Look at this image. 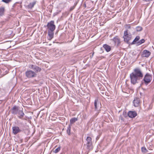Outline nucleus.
I'll use <instances>...</instances> for the list:
<instances>
[{"label":"nucleus","instance_id":"obj_10","mask_svg":"<svg viewBox=\"0 0 154 154\" xmlns=\"http://www.w3.org/2000/svg\"><path fill=\"white\" fill-rule=\"evenodd\" d=\"M54 56L56 57H60L62 55V52L58 49L54 51Z\"/></svg>","mask_w":154,"mask_h":154},{"label":"nucleus","instance_id":"obj_1","mask_svg":"<svg viewBox=\"0 0 154 154\" xmlns=\"http://www.w3.org/2000/svg\"><path fill=\"white\" fill-rule=\"evenodd\" d=\"M143 77V74L139 68H136L134 69V72L130 74L131 82L133 85L137 83L138 81L142 79Z\"/></svg>","mask_w":154,"mask_h":154},{"label":"nucleus","instance_id":"obj_21","mask_svg":"<svg viewBox=\"0 0 154 154\" xmlns=\"http://www.w3.org/2000/svg\"><path fill=\"white\" fill-rule=\"evenodd\" d=\"M33 70L35 72H40L41 70V69L39 67L35 65Z\"/></svg>","mask_w":154,"mask_h":154},{"label":"nucleus","instance_id":"obj_26","mask_svg":"<svg viewBox=\"0 0 154 154\" xmlns=\"http://www.w3.org/2000/svg\"><path fill=\"white\" fill-rule=\"evenodd\" d=\"M60 149V146H59L57 148L55 149V150L53 151V152H54L55 153H57L58 152Z\"/></svg>","mask_w":154,"mask_h":154},{"label":"nucleus","instance_id":"obj_16","mask_svg":"<svg viewBox=\"0 0 154 154\" xmlns=\"http://www.w3.org/2000/svg\"><path fill=\"white\" fill-rule=\"evenodd\" d=\"M103 47L107 52H109L111 50V47L106 44H104L103 45Z\"/></svg>","mask_w":154,"mask_h":154},{"label":"nucleus","instance_id":"obj_6","mask_svg":"<svg viewBox=\"0 0 154 154\" xmlns=\"http://www.w3.org/2000/svg\"><path fill=\"white\" fill-rule=\"evenodd\" d=\"M12 133L14 135H16L17 134L22 132L24 131L23 129H20L19 127L17 126H14L12 128Z\"/></svg>","mask_w":154,"mask_h":154},{"label":"nucleus","instance_id":"obj_36","mask_svg":"<svg viewBox=\"0 0 154 154\" xmlns=\"http://www.w3.org/2000/svg\"><path fill=\"white\" fill-rule=\"evenodd\" d=\"M139 56V55H138V57H137V58H138V57Z\"/></svg>","mask_w":154,"mask_h":154},{"label":"nucleus","instance_id":"obj_8","mask_svg":"<svg viewBox=\"0 0 154 154\" xmlns=\"http://www.w3.org/2000/svg\"><path fill=\"white\" fill-rule=\"evenodd\" d=\"M19 107L16 105L14 106L11 109V113L12 114L16 115L17 114L18 111L19 110Z\"/></svg>","mask_w":154,"mask_h":154},{"label":"nucleus","instance_id":"obj_13","mask_svg":"<svg viewBox=\"0 0 154 154\" xmlns=\"http://www.w3.org/2000/svg\"><path fill=\"white\" fill-rule=\"evenodd\" d=\"M137 115V113L135 111H130L128 112V116L130 118H134Z\"/></svg>","mask_w":154,"mask_h":154},{"label":"nucleus","instance_id":"obj_28","mask_svg":"<svg viewBox=\"0 0 154 154\" xmlns=\"http://www.w3.org/2000/svg\"><path fill=\"white\" fill-rule=\"evenodd\" d=\"M70 130L71 127L70 126H69L67 130V133L69 135H70Z\"/></svg>","mask_w":154,"mask_h":154},{"label":"nucleus","instance_id":"obj_27","mask_svg":"<svg viewBox=\"0 0 154 154\" xmlns=\"http://www.w3.org/2000/svg\"><path fill=\"white\" fill-rule=\"evenodd\" d=\"M142 27L141 26H138L136 28V29L137 31H140L142 30Z\"/></svg>","mask_w":154,"mask_h":154},{"label":"nucleus","instance_id":"obj_29","mask_svg":"<svg viewBox=\"0 0 154 154\" xmlns=\"http://www.w3.org/2000/svg\"><path fill=\"white\" fill-rule=\"evenodd\" d=\"M2 1L5 3H8L10 2L11 0H2Z\"/></svg>","mask_w":154,"mask_h":154},{"label":"nucleus","instance_id":"obj_2","mask_svg":"<svg viewBox=\"0 0 154 154\" xmlns=\"http://www.w3.org/2000/svg\"><path fill=\"white\" fill-rule=\"evenodd\" d=\"M152 79V75L148 73H147L144 75L143 81L146 85H147L151 82Z\"/></svg>","mask_w":154,"mask_h":154},{"label":"nucleus","instance_id":"obj_24","mask_svg":"<svg viewBox=\"0 0 154 154\" xmlns=\"http://www.w3.org/2000/svg\"><path fill=\"white\" fill-rule=\"evenodd\" d=\"M145 42V40L144 39H142L141 40H140V41L138 42L137 43V45H139L142 44V43H144Z\"/></svg>","mask_w":154,"mask_h":154},{"label":"nucleus","instance_id":"obj_20","mask_svg":"<svg viewBox=\"0 0 154 154\" xmlns=\"http://www.w3.org/2000/svg\"><path fill=\"white\" fill-rule=\"evenodd\" d=\"M48 34L50 38V40H51L53 38V31H48Z\"/></svg>","mask_w":154,"mask_h":154},{"label":"nucleus","instance_id":"obj_22","mask_svg":"<svg viewBox=\"0 0 154 154\" xmlns=\"http://www.w3.org/2000/svg\"><path fill=\"white\" fill-rule=\"evenodd\" d=\"M4 8L2 7L0 8V17L4 15Z\"/></svg>","mask_w":154,"mask_h":154},{"label":"nucleus","instance_id":"obj_34","mask_svg":"<svg viewBox=\"0 0 154 154\" xmlns=\"http://www.w3.org/2000/svg\"><path fill=\"white\" fill-rule=\"evenodd\" d=\"M152 0H143V1L144 2H149Z\"/></svg>","mask_w":154,"mask_h":154},{"label":"nucleus","instance_id":"obj_4","mask_svg":"<svg viewBox=\"0 0 154 154\" xmlns=\"http://www.w3.org/2000/svg\"><path fill=\"white\" fill-rule=\"evenodd\" d=\"M128 32V29L125 31L123 36L124 41L128 43L129 41L131 40L132 37L130 33H129Z\"/></svg>","mask_w":154,"mask_h":154},{"label":"nucleus","instance_id":"obj_17","mask_svg":"<svg viewBox=\"0 0 154 154\" xmlns=\"http://www.w3.org/2000/svg\"><path fill=\"white\" fill-rule=\"evenodd\" d=\"M140 39V37L139 36H137L134 39L133 42L131 43V45L137 44V45L138 42Z\"/></svg>","mask_w":154,"mask_h":154},{"label":"nucleus","instance_id":"obj_23","mask_svg":"<svg viewBox=\"0 0 154 154\" xmlns=\"http://www.w3.org/2000/svg\"><path fill=\"white\" fill-rule=\"evenodd\" d=\"M78 120L77 118H74L71 119L70 120V122L71 123H73Z\"/></svg>","mask_w":154,"mask_h":154},{"label":"nucleus","instance_id":"obj_12","mask_svg":"<svg viewBox=\"0 0 154 154\" xmlns=\"http://www.w3.org/2000/svg\"><path fill=\"white\" fill-rule=\"evenodd\" d=\"M133 103L134 106H138L140 103V100L139 98L136 97H135L133 101Z\"/></svg>","mask_w":154,"mask_h":154},{"label":"nucleus","instance_id":"obj_19","mask_svg":"<svg viewBox=\"0 0 154 154\" xmlns=\"http://www.w3.org/2000/svg\"><path fill=\"white\" fill-rule=\"evenodd\" d=\"M79 2V0H77L76 1H75V2L74 3V5L70 8L69 10V11H71L75 8Z\"/></svg>","mask_w":154,"mask_h":154},{"label":"nucleus","instance_id":"obj_32","mask_svg":"<svg viewBox=\"0 0 154 154\" xmlns=\"http://www.w3.org/2000/svg\"><path fill=\"white\" fill-rule=\"evenodd\" d=\"M122 114L123 116L125 117H127L128 116V114H127L126 112H123Z\"/></svg>","mask_w":154,"mask_h":154},{"label":"nucleus","instance_id":"obj_25","mask_svg":"<svg viewBox=\"0 0 154 154\" xmlns=\"http://www.w3.org/2000/svg\"><path fill=\"white\" fill-rule=\"evenodd\" d=\"M141 150L143 152L146 153L147 152L148 150L145 147H142Z\"/></svg>","mask_w":154,"mask_h":154},{"label":"nucleus","instance_id":"obj_7","mask_svg":"<svg viewBox=\"0 0 154 154\" xmlns=\"http://www.w3.org/2000/svg\"><path fill=\"white\" fill-rule=\"evenodd\" d=\"M26 76L29 78L35 77L36 74L35 72L31 70H28L25 72Z\"/></svg>","mask_w":154,"mask_h":154},{"label":"nucleus","instance_id":"obj_35","mask_svg":"<svg viewBox=\"0 0 154 154\" xmlns=\"http://www.w3.org/2000/svg\"><path fill=\"white\" fill-rule=\"evenodd\" d=\"M100 50H101V52H103V48H100Z\"/></svg>","mask_w":154,"mask_h":154},{"label":"nucleus","instance_id":"obj_18","mask_svg":"<svg viewBox=\"0 0 154 154\" xmlns=\"http://www.w3.org/2000/svg\"><path fill=\"white\" fill-rule=\"evenodd\" d=\"M36 3V1L30 3L27 6V8L29 9L32 8Z\"/></svg>","mask_w":154,"mask_h":154},{"label":"nucleus","instance_id":"obj_14","mask_svg":"<svg viewBox=\"0 0 154 154\" xmlns=\"http://www.w3.org/2000/svg\"><path fill=\"white\" fill-rule=\"evenodd\" d=\"M100 102L98 99H96L94 102V109L95 110H97L99 107Z\"/></svg>","mask_w":154,"mask_h":154},{"label":"nucleus","instance_id":"obj_33","mask_svg":"<svg viewBox=\"0 0 154 154\" xmlns=\"http://www.w3.org/2000/svg\"><path fill=\"white\" fill-rule=\"evenodd\" d=\"M119 119H121V120H122V121L124 120L123 118L121 116H120L119 117Z\"/></svg>","mask_w":154,"mask_h":154},{"label":"nucleus","instance_id":"obj_15","mask_svg":"<svg viewBox=\"0 0 154 154\" xmlns=\"http://www.w3.org/2000/svg\"><path fill=\"white\" fill-rule=\"evenodd\" d=\"M17 114L18 117L20 119H22L24 116V113L22 110H19Z\"/></svg>","mask_w":154,"mask_h":154},{"label":"nucleus","instance_id":"obj_30","mask_svg":"<svg viewBox=\"0 0 154 154\" xmlns=\"http://www.w3.org/2000/svg\"><path fill=\"white\" fill-rule=\"evenodd\" d=\"M125 27L126 29H130L131 28L129 24L126 25Z\"/></svg>","mask_w":154,"mask_h":154},{"label":"nucleus","instance_id":"obj_31","mask_svg":"<svg viewBox=\"0 0 154 154\" xmlns=\"http://www.w3.org/2000/svg\"><path fill=\"white\" fill-rule=\"evenodd\" d=\"M35 65H29V67L30 69H33Z\"/></svg>","mask_w":154,"mask_h":154},{"label":"nucleus","instance_id":"obj_11","mask_svg":"<svg viewBox=\"0 0 154 154\" xmlns=\"http://www.w3.org/2000/svg\"><path fill=\"white\" fill-rule=\"evenodd\" d=\"M150 52L146 50L143 51L141 54V56L142 57H148L150 54Z\"/></svg>","mask_w":154,"mask_h":154},{"label":"nucleus","instance_id":"obj_5","mask_svg":"<svg viewBox=\"0 0 154 154\" xmlns=\"http://www.w3.org/2000/svg\"><path fill=\"white\" fill-rule=\"evenodd\" d=\"M48 31H54L56 27L55 25L54 24V21L51 20L48 23L46 26Z\"/></svg>","mask_w":154,"mask_h":154},{"label":"nucleus","instance_id":"obj_9","mask_svg":"<svg viewBox=\"0 0 154 154\" xmlns=\"http://www.w3.org/2000/svg\"><path fill=\"white\" fill-rule=\"evenodd\" d=\"M112 40L114 42L115 45H116L117 46L120 45L121 43L120 40L117 36L114 37Z\"/></svg>","mask_w":154,"mask_h":154},{"label":"nucleus","instance_id":"obj_3","mask_svg":"<svg viewBox=\"0 0 154 154\" xmlns=\"http://www.w3.org/2000/svg\"><path fill=\"white\" fill-rule=\"evenodd\" d=\"M86 143L84 145L86 146V148L89 150H91L93 149L91 138L90 137H88L86 139Z\"/></svg>","mask_w":154,"mask_h":154}]
</instances>
